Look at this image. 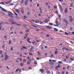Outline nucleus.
<instances>
[{
    "mask_svg": "<svg viewBox=\"0 0 74 74\" xmlns=\"http://www.w3.org/2000/svg\"><path fill=\"white\" fill-rule=\"evenodd\" d=\"M13 33H14V32H10V35H11V34H13Z\"/></svg>",
    "mask_w": 74,
    "mask_h": 74,
    "instance_id": "bf43d9fd",
    "label": "nucleus"
},
{
    "mask_svg": "<svg viewBox=\"0 0 74 74\" xmlns=\"http://www.w3.org/2000/svg\"><path fill=\"white\" fill-rule=\"evenodd\" d=\"M10 50H11V51H13V47H11V48H10Z\"/></svg>",
    "mask_w": 74,
    "mask_h": 74,
    "instance_id": "a18cd8bd",
    "label": "nucleus"
},
{
    "mask_svg": "<svg viewBox=\"0 0 74 74\" xmlns=\"http://www.w3.org/2000/svg\"><path fill=\"white\" fill-rule=\"evenodd\" d=\"M58 51H56L55 52V55H56V54H58Z\"/></svg>",
    "mask_w": 74,
    "mask_h": 74,
    "instance_id": "cd10ccee",
    "label": "nucleus"
},
{
    "mask_svg": "<svg viewBox=\"0 0 74 74\" xmlns=\"http://www.w3.org/2000/svg\"><path fill=\"white\" fill-rule=\"evenodd\" d=\"M15 11L18 14H20V10L18 9H15Z\"/></svg>",
    "mask_w": 74,
    "mask_h": 74,
    "instance_id": "f257e3e1",
    "label": "nucleus"
},
{
    "mask_svg": "<svg viewBox=\"0 0 74 74\" xmlns=\"http://www.w3.org/2000/svg\"><path fill=\"white\" fill-rule=\"evenodd\" d=\"M16 18L17 19H19V18L18 17H17V16L16 17Z\"/></svg>",
    "mask_w": 74,
    "mask_h": 74,
    "instance_id": "e2e57ef3",
    "label": "nucleus"
},
{
    "mask_svg": "<svg viewBox=\"0 0 74 74\" xmlns=\"http://www.w3.org/2000/svg\"><path fill=\"white\" fill-rule=\"evenodd\" d=\"M62 49L63 50H66V51H69V50L67 48L65 47H64L62 48Z\"/></svg>",
    "mask_w": 74,
    "mask_h": 74,
    "instance_id": "7ed1b4c3",
    "label": "nucleus"
},
{
    "mask_svg": "<svg viewBox=\"0 0 74 74\" xmlns=\"http://www.w3.org/2000/svg\"><path fill=\"white\" fill-rule=\"evenodd\" d=\"M8 15L9 16H10V17H11L12 18H14V17L12 16V14H8Z\"/></svg>",
    "mask_w": 74,
    "mask_h": 74,
    "instance_id": "20e7f679",
    "label": "nucleus"
},
{
    "mask_svg": "<svg viewBox=\"0 0 74 74\" xmlns=\"http://www.w3.org/2000/svg\"><path fill=\"white\" fill-rule=\"evenodd\" d=\"M71 60H72V61H73V60H74V59H73V58H71Z\"/></svg>",
    "mask_w": 74,
    "mask_h": 74,
    "instance_id": "79ce46f5",
    "label": "nucleus"
},
{
    "mask_svg": "<svg viewBox=\"0 0 74 74\" xmlns=\"http://www.w3.org/2000/svg\"><path fill=\"white\" fill-rule=\"evenodd\" d=\"M28 3V1H25V5H27V3Z\"/></svg>",
    "mask_w": 74,
    "mask_h": 74,
    "instance_id": "0eeeda50",
    "label": "nucleus"
},
{
    "mask_svg": "<svg viewBox=\"0 0 74 74\" xmlns=\"http://www.w3.org/2000/svg\"><path fill=\"white\" fill-rule=\"evenodd\" d=\"M57 66L59 68H60V67H61V66H60V64H58V66Z\"/></svg>",
    "mask_w": 74,
    "mask_h": 74,
    "instance_id": "412c9836",
    "label": "nucleus"
},
{
    "mask_svg": "<svg viewBox=\"0 0 74 74\" xmlns=\"http://www.w3.org/2000/svg\"><path fill=\"white\" fill-rule=\"evenodd\" d=\"M36 59L38 60H40V58H39L38 57H37L36 58Z\"/></svg>",
    "mask_w": 74,
    "mask_h": 74,
    "instance_id": "6e6d98bb",
    "label": "nucleus"
},
{
    "mask_svg": "<svg viewBox=\"0 0 74 74\" xmlns=\"http://www.w3.org/2000/svg\"><path fill=\"white\" fill-rule=\"evenodd\" d=\"M21 12L22 14H24V10H23V8H21Z\"/></svg>",
    "mask_w": 74,
    "mask_h": 74,
    "instance_id": "423d86ee",
    "label": "nucleus"
},
{
    "mask_svg": "<svg viewBox=\"0 0 74 74\" xmlns=\"http://www.w3.org/2000/svg\"><path fill=\"white\" fill-rule=\"evenodd\" d=\"M62 63V61H59L58 62V63H60V64H61V63Z\"/></svg>",
    "mask_w": 74,
    "mask_h": 74,
    "instance_id": "13d9d810",
    "label": "nucleus"
},
{
    "mask_svg": "<svg viewBox=\"0 0 74 74\" xmlns=\"http://www.w3.org/2000/svg\"><path fill=\"white\" fill-rule=\"evenodd\" d=\"M11 23L12 25H16V22H12Z\"/></svg>",
    "mask_w": 74,
    "mask_h": 74,
    "instance_id": "a211bd4d",
    "label": "nucleus"
},
{
    "mask_svg": "<svg viewBox=\"0 0 74 74\" xmlns=\"http://www.w3.org/2000/svg\"><path fill=\"white\" fill-rule=\"evenodd\" d=\"M11 41L10 40L8 42L9 44H11Z\"/></svg>",
    "mask_w": 74,
    "mask_h": 74,
    "instance_id": "e433bc0d",
    "label": "nucleus"
},
{
    "mask_svg": "<svg viewBox=\"0 0 74 74\" xmlns=\"http://www.w3.org/2000/svg\"><path fill=\"white\" fill-rule=\"evenodd\" d=\"M10 30H12V29H13V28H14V27H10Z\"/></svg>",
    "mask_w": 74,
    "mask_h": 74,
    "instance_id": "7c9ffc66",
    "label": "nucleus"
},
{
    "mask_svg": "<svg viewBox=\"0 0 74 74\" xmlns=\"http://www.w3.org/2000/svg\"><path fill=\"white\" fill-rule=\"evenodd\" d=\"M14 14L16 15H17V16H18V14H17V13H16V12H14Z\"/></svg>",
    "mask_w": 74,
    "mask_h": 74,
    "instance_id": "4d7b16f0",
    "label": "nucleus"
},
{
    "mask_svg": "<svg viewBox=\"0 0 74 74\" xmlns=\"http://www.w3.org/2000/svg\"><path fill=\"white\" fill-rule=\"evenodd\" d=\"M49 25H51V26L53 25V24H52V23H49Z\"/></svg>",
    "mask_w": 74,
    "mask_h": 74,
    "instance_id": "ea45409f",
    "label": "nucleus"
},
{
    "mask_svg": "<svg viewBox=\"0 0 74 74\" xmlns=\"http://www.w3.org/2000/svg\"><path fill=\"white\" fill-rule=\"evenodd\" d=\"M47 74H50V73H51V72H50V71H47Z\"/></svg>",
    "mask_w": 74,
    "mask_h": 74,
    "instance_id": "4be33fe9",
    "label": "nucleus"
},
{
    "mask_svg": "<svg viewBox=\"0 0 74 74\" xmlns=\"http://www.w3.org/2000/svg\"><path fill=\"white\" fill-rule=\"evenodd\" d=\"M40 24H42L43 23L42 21H40Z\"/></svg>",
    "mask_w": 74,
    "mask_h": 74,
    "instance_id": "0e129e2a",
    "label": "nucleus"
},
{
    "mask_svg": "<svg viewBox=\"0 0 74 74\" xmlns=\"http://www.w3.org/2000/svg\"><path fill=\"white\" fill-rule=\"evenodd\" d=\"M29 55H33V53H29Z\"/></svg>",
    "mask_w": 74,
    "mask_h": 74,
    "instance_id": "a19ab883",
    "label": "nucleus"
},
{
    "mask_svg": "<svg viewBox=\"0 0 74 74\" xmlns=\"http://www.w3.org/2000/svg\"><path fill=\"white\" fill-rule=\"evenodd\" d=\"M53 64H54V63H53V62H51L50 64L53 65Z\"/></svg>",
    "mask_w": 74,
    "mask_h": 74,
    "instance_id": "2f4dec72",
    "label": "nucleus"
},
{
    "mask_svg": "<svg viewBox=\"0 0 74 74\" xmlns=\"http://www.w3.org/2000/svg\"><path fill=\"white\" fill-rule=\"evenodd\" d=\"M40 48L41 49H44V47H43L42 46H41Z\"/></svg>",
    "mask_w": 74,
    "mask_h": 74,
    "instance_id": "49530a36",
    "label": "nucleus"
},
{
    "mask_svg": "<svg viewBox=\"0 0 74 74\" xmlns=\"http://www.w3.org/2000/svg\"><path fill=\"white\" fill-rule=\"evenodd\" d=\"M5 57L7 59H8L9 58V56L7 55H5Z\"/></svg>",
    "mask_w": 74,
    "mask_h": 74,
    "instance_id": "4468645a",
    "label": "nucleus"
},
{
    "mask_svg": "<svg viewBox=\"0 0 74 74\" xmlns=\"http://www.w3.org/2000/svg\"><path fill=\"white\" fill-rule=\"evenodd\" d=\"M69 18H70V22H73V19H72V17L71 16H70L69 17Z\"/></svg>",
    "mask_w": 74,
    "mask_h": 74,
    "instance_id": "6e6552de",
    "label": "nucleus"
},
{
    "mask_svg": "<svg viewBox=\"0 0 74 74\" xmlns=\"http://www.w3.org/2000/svg\"><path fill=\"white\" fill-rule=\"evenodd\" d=\"M20 65L21 66H23V63H21Z\"/></svg>",
    "mask_w": 74,
    "mask_h": 74,
    "instance_id": "4c0bfd02",
    "label": "nucleus"
},
{
    "mask_svg": "<svg viewBox=\"0 0 74 74\" xmlns=\"http://www.w3.org/2000/svg\"><path fill=\"white\" fill-rule=\"evenodd\" d=\"M40 72L42 73H44V70L43 69H40Z\"/></svg>",
    "mask_w": 74,
    "mask_h": 74,
    "instance_id": "f8f14e48",
    "label": "nucleus"
},
{
    "mask_svg": "<svg viewBox=\"0 0 74 74\" xmlns=\"http://www.w3.org/2000/svg\"><path fill=\"white\" fill-rule=\"evenodd\" d=\"M24 18H25V19L26 18H27V16H24Z\"/></svg>",
    "mask_w": 74,
    "mask_h": 74,
    "instance_id": "5fc2aeb1",
    "label": "nucleus"
},
{
    "mask_svg": "<svg viewBox=\"0 0 74 74\" xmlns=\"http://www.w3.org/2000/svg\"><path fill=\"white\" fill-rule=\"evenodd\" d=\"M53 57V55H51V56H50V58H52V57Z\"/></svg>",
    "mask_w": 74,
    "mask_h": 74,
    "instance_id": "052dcab7",
    "label": "nucleus"
},
{
    "mask_svg": "<svg viewBox=\"0 0 74 74\" xmlns=\"http://www.w3.org/2000/svg\"><path fill=\"white\" fill-rule=\"evenodd\" d=\"M0 8H1L2 10L3 11H4V12H6L7 10H5V9L3 8H2L1 6L0 5Z\"/></svg>",
    "mask_w": 74,
    "mask_h": 74,
    "instance_id": "f03ea898",
    "label": "nucleus"
},
{
    "mask_svg": "<svg viewBox=\"0 0 74 74\" xmlns=\"http://www.w3.org/2000/svg\"><path fill=\"white\" fill-rule=\"evenodd\" d=\"M19 70V69H17L16 71H15L16 72H18V70Z\"/></svg>",
    "mask_w": 74,
    "mask_h": 74,
    "instance_id": "72a5a7b5",
    "label": "nucleus"
},
{
    "mask_svg": "<svg viewBox=\"0 0 74 74\" xmlns=\"http://www.w3.org/2000/svg\"><path fill=\"white\" fill-rule=\"evenodd\" d=\"M23 48H24V49H27V47H23Z\"/></svg>",
    "mask_w": 74,
    "mask_h": 74,
    "instance_id": "393cba45",
    "label": "nucleus"
},
{
    "mask_svg": "<svg viewBox=\"0 0 74 74\" xmlns=\"http://www.w3.org/2000/svg\"><path fill=\"white\" fill-rule=\"evenodd\" d=\"M26 59H24L23 60V62L25 63V62H26Z\"/></svg>",
    "mask_w": 74,
    "mask_h": 74,
    "instance_id": "37998d69",
    "label": "nucleus"
},
{
    "mask_svg": "<svg viewBox=\"0 0 74 74\" xmlns=\"http://www.w3.org/2000/svg\"><path fill=\"white\" fill-rule=\"evenodd\" d=\"M64 22H65L66 23H67V24H68V23H68V22L67 21V20H66L65 19H64Z\"/></svg>",
    "mask_w": 74,
    "mask_h": 74,
    "instance_id": "ddd939ff",
    "label": "nucleus"
},
{
    "mask_svg": "<svg viewBox=\"0 0 74 74\" xmlns=\"http://www.w3.org/2000/svg\"><path fill=\"white\" fill-rule=\"evenodd\" d=\"M25 32H26V33H27V32H29V30H26Z\"/></svg>",
    "mask_w": 74,
    "mask_h": 74,
    "instance_id": "c03bdc74",
    "label": "nucleus"
},
{
    "mask_svg": "<svg viewBox=\"0 0 74 74\" xmlns=\"http://www.w3.org/2000/svg\"><path fill=\"white\" fill-rule=\"evenodd\" d=\"M27 64H30V62L28 61L27 62Z\"/></svg>",
    "mask_w": 74,
    "mask_h": 74,
    "instance_id": "58836bf2",
    "label": "nucleus"
},
{
    "mask_svg": "<svg viewBox=\"0 0 74 74\" xmlns=\"http://www.w3.org/2000/svg\"><path fill=\"white\" fill-rule=\"evenodd\" d=\"M34 49V48L33 47H32L31 48H30L31 50H33Z\"/></svg>",
    "mask_w": 74,
    "mask_h": 74,
    "instance_id": "473e14b6",
    "label": "nucleus"
},
{
    "mask_svg": "<svg viewBox=\"0 0 74 74\" xmlns=\"http://www.w3.org/2000/svg\"><path fill=\"white\" fill-rule=\"evenodd\" d=\"M2 53H3V51H0V54H2Z\"/></svg>",
    "mask_w": 74,
    "mask_h": 74,
    "instance_id": "3c124183",
    "label": "nucleus"
},
{
    "mask_svg": "<svg viewBox=\"0 0 74 74\" xmlns=\"http://www.w3.org/2000/svg\"><path fill=\"white\" fill-rule=\"evenodd\" d=\"M16 25L17 26H21V24H18L17 23H16Z\"/></svg>",
    "mask_w": 74,
    "mask_h": 74,
    "instance_id": "6ab92c4d",
    "label": "nucleus"
},
{
    "mask_svg": "<svg viewBox=\"0 0 74 74\" xmlns=\"http://www.w3.org/2000/svg\"><path fill=\"white\" fill-rule=\"evenodd\" d=\"M54 30L55 31V32H58V29L56 28H54Z\"/></svg>",
    "mask_w": 74,
    "mask_h": 74,
    "instance_id": "aec40b11",
    "label": "nucleus"
},
{
    "mask_svg": "<svg viewBox=\"0 0 74 74\" xmlns=\"http://www.w3.org/2000/svg\"><path fill=\"white\" fill-rule=\"evenodd\" d=\"M21 69H20L19 70L18 72H19V73H21Z\"/></svg>",
    "mask_w": 74,
    "mask_h": 74,
    "instance_id": "680f3d73",
    "label": "nucleus"
},
{
    "mask_svg": "<svg viewBox=\"0 0 74 74\" xmlns=\"http://www.w3.org/2000/svg\"><path fill=\"white\" fill-rule=\"evenodd\" d=\"M39 21L37 20V21H35V23H39Z\"/></svg>",
    "mask_w": 74,
    "mask_h": 74,
    "instance_id": "a878e982",
    "label": "nucleus"
},
{
    "mask_svg": "<svg viewBox=\"0 0 74 74\" xmlns=\"http://www.w3.org/2000/svg\"><path fill=\"white\" fill-rule=\"evenodd\" d=\"M47 6H48V8H49V9L51 8V7H50V6H49V5H48Z\"/></svg>",
    "mask_w": 74,
    "mask_h": 74,
    "instance_id": "69168bd1",
    "label": "nucleus"
},
{
    "mask_svg": "<svg viewBox=\"0 0 74 74\" xmlns=\"http://www.w3.org/2000/svg\"><path fill=\"white\" fill-rule=\"evenodd\" d=\"M23 26L24 27H25V28H27V25H23Z\"/></svg>",
    "mask_w": 74,
    "mask_h": 74,
    "instance_id": "f3484780",
    "label": "nucleus"
},
{
    "mask_svg": "<svg viewBox=\"0 0 74 74\" xmlns=\"http://www.w3.org/2000/svg\"><path fill=\"white\" fill-rule=\"evenodd\" d=\"M59 7L60 9L61 8H62V6L61 5H60V4H59Z\"/></svg>",
    "mask_w": 74,
    "mask_h": 74,
    "instance_id": "bb28decb",
    "label": "nucleus"
},
{
    "mask_svg": "<svg viewBox=\"0 0 74 74\" xmlns=\"http://www.w3.org/2000/svg\"><path fill=\"white\" fill-rule=\"evenodd\" d=\"M27 15H29L30 14V12H27Z\"/></svg>",
    "mask_w": 74,
    "mask_h": 74,
    "instance_id": "c9c22d12",
    "label": "nucleus"
},
{
    "mask_svg": "<svg viewBox=\"0 0 74 74\" xmlns=\"http://www.w3.org/2000/svg\"><path fill=\"white\" fill-rule=\"evenodd\" d=\"M55 23H56L57 25H60V23L58 24V21H55Z\"/></svg>",
    "mask_w": 74,
    "mask_h": 74,
    "instance_id": "39448f33",
    "label": "nucleus"
},
{
    "mask_svg": "<svg viewBox=\"0 0 74 74\" xmlns=\"http://www.w3.org/2000/svg\"><path fill=\"white\" fill-rule=\"evenodd\" d=\"M58 17H59V20H60V21H62V20L61 19V18L60 17V16H61L60 14H58Z\"/></svg>",
    "mask_w": 74,
    "mask_h": 74,
    "instance_id": "9b49d317",
    "label": "nucleus"
},
{
    "mask_svg": "<svg viewBox=\"0 0 74 74\" xmlns=\"http://www.w3.org/2000/svg\"><path fill=\"white\" fill-rule=\"evenodd\" d=\"M69 58V57L68 56H66V59H68Z\"/></svg>",
    "mask_w": 74,
    "mask_h": 74,
    "instance_id": "774afa93",
    "label": "nucleus"
},
{
    "mask_svg": "<svg viewBox=\"0 0 74 74\" xmlns=\"http://www.w3.org/2000/svg\"><path fill=\"white\" fill-rule=\"evenodd\" d=\"M52 60L53 62H56V61L54 60Z\"/></svg>",
    "mask_w": 74,
    "mask_h": 74,
    "instance_id": "09e8293b",
    "label": "nucleus"
},
{
    "mask_svg": "<svg viewBox=\"0 0 74 74\" xmlns=\"http://www.w3.org/2000/svg\"><path fill=\"white\" fill-rule=\"evenodd\" d=\"M60 10L61 12H63V8H61L60 9Z\"/></svg>",
    "mask_w": 74,
    "mask_h": 74,
    "instance_id": "f704fd0d",
    "label": "nucleus"
},
{
    "mask_svg": "<svg viewBox=\"0 0 74 74\" xmlns=\"http://www.w3.org/2000/svg\"><path fill=\"white\" fill-rule=\"evenodd\" d=\"M6 68H7V69H8V70H9L10 68L8 67V66H7L6 67Z\"/></svg>",
    "mask_w": 74,
    "mask_h": 74,
    "instance_id": "603ef678",
    "label": "nucleus"
},
{
    "mask_svg": "<svg viewBox=\"0 0 74 74\" xmlns=\"http://www.w3.org/2000/svg\"><path fill=\"white\" fill-rule=\"evenodd\" d=\"M64 12L65 13H67V9H66L64 11Z\"/></svg>",
    "mask_w": 74,
    "mask_h": 74,
    "instance_id": "5701e85b",
    "label": "nucleus"
},
{
    "mask_svg": "<svg viewBox=\"0 0 74 74\" xmlns=\"http://www.w3.org/2000/svg\"><path fill=\"white\" fill-rule=\"evenodd\" d=\"M27 42H28V43H29V44H31V43H32V42L27 40Z\"/></svg>",
    "mask_w": 74,
    "mask_h": 74,
    "instance_id": "b1692460",
    "label": "nucleus"
},
{
    "mask_svg": "<svg viewBox=\"0 0 74 74\" xmlns=\"http://www.w3.org/2000/svg\"><path fill=\"white\" fill-rule=\"evenodd\" d=\"M10 2H11V1H9L8 2H5V4H9V3H10Z\"/></svg>",
    "mask_w": 74,
    "mask_h": 74,
    "instance_id": "2eb2a0df",
    "label": "nucleus"
},
{
    "mask_svg": "<svg viewBox=\"0 0 74 74\" xmlns=\"http://www.w3.org/2000/svg\"><path fill=\"white\" fill-rule=\"evenodd\" d=\"M0 4H3V5H4V2H1L0 3Z\"/></svg>",
    "mask_w": 74,
    "mask_h": 74,
    "instance_id": "c85d7f7f",
    "label": "nucleus"
},
{
    "mask_svg": "<svg viewBox=\"0 0 74 74\" xmlns=\"http://www.w3.org/2000/svg\"><path fill=\"white\" fill-rule=\"evenodd\" d=\"M25 0H22L21 2V4H23V3L24 2H25Z\"/></svg>",
    "mask_w": 74,
    "mask_h": 74,
    "instance_id": "dca6fc26",
    "label": "nucleus"
},
{
    "mask_svg": "<svg viewBox=\"0 0 74 74\" xmlns=\"http://www.w3.org/2000/svg\"><path fill=\"white\" fill-rule=\"evenodd\" d=\"M46 27V28H48V29H52V27H48L46 26H45Z\"/></svg>",
    "mask_w": 74,
    "mask_h": 74,
    "instance_id": "1a4fd4ad",
    "label": "nucleus"
},
{
    "mask_svg": "<svg viewBox=\"0 0 74 74\" xmlns=\"http://www.w3.org/2000/svg\"><path fill=\"white\" fill-rule=\"evenodd\" d=\"M14 5V4H12V3H10L9 4V5Z\"/></svg>",
    "mask_w": 74,
    "mask_h": 74,
    "instance_id": "de8ad7c7",
    "label": "nucleus"
},
{
    "mask_svg": "<svg viewBox=\"0 0 74 74\" xmlns=\"http://www.w3.org/2000/svg\"><path fill=\"white\" fill-rule=\"evenodd\" d=\"M31 26H33V27H37V26H36L34 25H31Z\"/></svg>",
    "mask_w": 74,
    "mask_h": 74,
    "instance_id": "c756f323",
    "label": "nucleus"
},
{
    "mask_svg": "<svg viewBox=\"0 0 74 74\" xmlns=\"http://www.w3.org/2000/svg\"><path fill=\"white\" fill-rule=\"evenodd\" d=\"M28 36V34H25V37H26V36Z\"/></svg>",
    "mask_w": 74,
    "mask_h": 74,
    "instance_id": "338daca9",
    "label": "nucleus"
},
{
    "mask_svg": "<svg viewBox=\"0 0 74 74\" xmlns=\"http://www.w3.org/2000/svg\"><path fill=\"white\" fill-rule=\"evenodd\" d=\"M55 69L56 70H58V67L56 66V67L55 68Z\"/></svg>",
    "mask_w": 74,
    "mask_h": 74,
    "instance_id": "8fccbe9b",
    "label": "nucleus"
},
{
    "mask_svg": "<svg viewBox=\"0 0 74 74\" xmlns=\"http://www.w3.org/2000/svg\"><path fill=\"white\" fill-rule=\"evenodd\" d=\"M9 21L10 22H13V20L12 19H10L9 20Z\"/></svg>",
    "mask_w": 74,
    "mask_h": 74,
    "instance_id": "864d4df0",
    "label": "nucleus"
},
{
    "mask_svg": "<svg viewBox=\"0 0 74 74\" xmlns=\"http://www.w3.org/2000/svg\"><path fill=\"white\" fill-rule=\"evenodd\" d=\"M44 22H45V23H47V22H49V20L48 19H46L45 21H44Z\"/></svg>",
    "mask_w": 74,
    "mask_h": 74,
    "instance_id": "9d476101",
    "label": "nucleus"
}]
</instances>
